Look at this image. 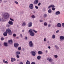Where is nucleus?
I'll return each mask as SVG.
<instances>
[{
	"mask_svg": "<svg viewBox=\"0 0 64 64\" xmlns=\"http://www.w3.org/2000/svg\"><path fill=\"white\" fill-rule=\"evenodd\" d=\"M55 14L56 15H60V12L59 11H57L56 12Z\"/></svg>",
	"mask_w": 64,
	"mask_h": 64,
	"instance_id": "14",
	"label": "nucleus"
},
{
	"mask_svg": "<svg viewBox=\"0 0 64 64\" xmlns=\"http://www.w3.org/2000/svg\"><path fill=\"white\" fill-rule=\"evenodd\" d=\"M22 26H26V23L25 22H23L22 24Z\"/></svg>",
	"mask_w": 64,
	"mask_h": 64,
	"instance_id": "22",
	"label": "nucleus"
},
{
	"mask_svg": "<svg viewBox=\"0 0 64 64\" xmlns=\"http://www.w3.org/2000/svg\"><path fill=\"white\" fill-rule=\"evenodd\" d=\"M26 64H30V62L29 61V60H27L26 62Z\"/></svg>",
	"mask_w": 64,
	"mask_h": 64,
	"instance_id": "27",
	"label": "nucleus"
},
{
	"mask_svg": "<svg viewBox=\"0 0 64 64\" xmlns=\"http://www.w3.org/2000/svg\"><path fill=\"white\" fill-rule=\"evenodd\" d=\"M2 2V0H0V3H1Z\"/></svg>",
	"mask_w": 64,
	"mask_h": 64,
	"instance_id": "56",
	"label": "nucleus"
},
{
	"mask_svg": "<svg viewBox=\"0 0 64 64\" xmlns=\"http://www.w3.org/2000/svg\"><path fill=\"white\" fill-rule=\"evenodd\" d=\"M8 43L9 44H12V43H13V41L12 40H9L8 41Z\"/></svg>",
	"mask_w": 64,
	"mask_h": 64,
	"instance_id": "15",
	"label": "nucleus"
},
{
	"mask_svg": "<svg viewBox=\"0 0 64 64\" xmlns=\"http://www.w3.org/2000/svg\"><path fill=\"white\" fill-rule=\"evenodd\" d=\"M20 35L21 37V38H22V37H23V36H22V34H20Z\"/></svg>",
	"mask_w": 64,
	"mask_h": 64,
	"instance_id": "48",
	"label": "nucleus"
},
{
	"mask_svg": "<svg viewBox=\"0 0 64 64\" xmlns=\"http://www.w3.org/2000/svg\"><path fill=\"white\" fill-rule=\"evenodd\" d=\"M48 44H49V42H48Z\"/></svg>",
	"mask_w": 64,
	"mask_h": 64,
	"instance_id": "59",
	"label": "nucleus"
},
{
	"mask_svg": "<svg viewBox=\"0 0 64 64\" xmlns=\"http://www.w3.org/2000/svg\"><path fill=\"white\" fill-rule=\"evenodd\" d=\"M19 64H23V62H21L19 63Z\"/></svg>",
	"mask_w": 64,
	"mask_h": 64,
	"instance_id": "43",
	"label": "nucleus"
},
{
	"mask_svg": "<svg viewBox=\"0 0 64 64\" xmlns=\"http://www.w3.org/2000/svg\"><path fill=\"white\" fill-rule=\"evenodd\" d=\"M14 46L15 47H16V48H17V47H18V46H19V44L17 43H15L14 44Z\"/></svg>",
	"mask_w": 64,
	"mask_h": 64,
	"instance_id": "13",
	"label": "nucleus"
},
{
	"mask_svg": "<svg viewBox=\"0 0 64 64\" xmlns=\"http://www.w3.org/2000/svg\"><path fill=\"white\" fill-rule=\"evenodd\" d=\"M60 40H64V36H60Z\"/></svg>",
	"mask_w": 64,
	"mask_h": 64,
	"instance_id": "16",
	"label": "nucleus"
},
{
	"mask_svg": "<svg viewBox=\"0 0 64 64\" xmlns=\"http://www.w3.org/2000/svg\"><path fill=\"white\" fill-rule=\"evenodd\" d=\"M1 21V19L0 18V21Z\"/></svg>",
	"mask_w": 64,
	"mask_h": 64,
	"instance_id": "58",
	"label": "nucleus"
},
{
	"mask_svg": "<svg viewBox=\"0 0 64 64\" xmlns=\"http://www.w3.org/2000/svg\"><path fill=\"white\" fill-rule=\"evenodd\" d=\"M32 64H36L34 62H32Z\"/></svg>",
	"mask_w": 64,
	"mask_h": 64,
	"instance_id": "52",
	"label": "nucleus"
},
{
	"mask_svg": "<svg viewBox=\"0 0 64 64\" xmlns=\"http://www.w3.org/2000/svg\"><path fill=\"white\" fill-rule=\"evenodd\" d=\"M22 50L23 51H24V50H25V49H24V48H23Z\"/></svg>",
	"mask_w": 64,
	"mask_h": 64,
	"instance_id": "57",
	"label": "nucleus"
},
{
	"mask_svg": "<svg viewBox=\"0 0 64 64\" xmlns=\"http://www.w3.org/2000/svg\"><path fill=\"white\" fill-rule=\"evenodd\" d=\"M44 26H47V25H48V24L46 22H45L44 23Z\"/></svg>",
	"mask_w": 64,
	"mask_h": 64,
	"instance_id": "28",
	"label": "nucleus"
},
{
	"mask_svg": "<svg viewBox=\"0 0 64 64\" xmlns=\"http://www.w3.org/2000/svg\"><path fill=\"white\" fill-rule=\"evenodd\" d=\"M14 3H16V4H18V2L15 1L14 2Z\"/></svg>",
	"mask_w": 64,
	"mask_h": 64,
	"instance_id": "38",
	"label": "nucleus"
},
{
	"mask_svg": "<svg viewBox=\"0 0 64 64\" xmlns=\"http://www.w3.org/2000/svg\"><path fill=\"white\" fill-rule=\"evenodd\" d=\"M47 17V14H44V17L45 18Z\"/></svg>",
	"mask_w": 64,
	"mask_h": 64,
	"instance_id": "33",
	"label": "nucleus"
},
{
	"mask_svg": "<svg viewBox=\"0 0 64 64\" xmlns=\"http://www.w3.org/2000/svg\"><path fill=\"white\" fill-rule=\"evenodd\" d=\"M30 54L33 56H35L36 55V53L34 51H32L30 52Z\"/></svg>",
	"mask_w": 64,
	"mask_h": 64,
	"instance_id": "5",
	"label": "nucleus"
},
{
	"mask_svg": "<svg viewBox=\"0 0 64 64\" xmlns=\"http://www.w3.org/2000/svg\"><path fill=\"white\" fill-rule=\"evenodd\" d=\"M51 26V24H48V27H50Z\"/></svg>",
	"mask_w": 64,
	"mask_h": 64,
	"instance_id": "40",
	"label": "nucleus"
},
{
	"mask_svg": "<svg viewBox=\"0 0 64 64\" xmlns=\"http://www.w3.org/2000/svg\"><path fill=\"white\" fill-rule=\"evenodd\" d=\"M38 54L40 55L41 54H42L43 53L41 51H40L38 52Z\"/></svg>",
	"mask_w": 64,
	"mask_h": 64,
	"instance_id": "21",
	"label": "nucleus"
},
{
	"mask_svg": "<svg viewBox=\"0 0 64 64\" xmlns=\"http://www.w3.org/2000/svg\"><path fill=\"white\" fill-rule=\"evenodd\" d=\"M35 7L36 8V9H38V7L37 6H35Z\"/></svg>",
	"mask_w": 64,
	"mask_h": 64,
	"instance_id": "47",
	"label": "nucleus"
},
{
	"mask_svg": "<svg viewBox=\"0 0 64 64\" xmlns=\"http://www.w3.org/2000/svg\"><path fill=\"white\" fill-rule=\"evenodd\" d=\"M31 17L32 18H33V19H34V18H35V16L34 15H32V16H31Z\"/></svg>",
	"mask_w": 64,
	"mask_h": 64,
	"instance_id": "31",
	"label": "nucleus"
},
{
	"mask_svg": "<svg viewBox=\"0 0 64 64\" xmlns=\"http://www.w3.org/2000/svg\"><path fill=\"white\" fill-rule=\"evenodd\" d=\"M40 22H43V21L42 20H40Z\"/></svg>",
	"mask_w": 64,
	"mask_h": 64,
	"instance_id": "45",
	"label": "nucleus"
},
{
	"mask_svg": "<svg viewBox=\"0 0 64 64\" xmlns=\"http://www.w3.org/2000/svg\"><path fill=\"white\" fill-rule=\"evenodd\" d=\"M59 32V30H58L56 32V33H58V32Z\"/></svg>",
	"mask_w": 64,
	"mask_h": 64,
	"instance_id": "51",
	"label": "nucleus"
},
{
	"mask_svg": "<svg viewBox=\"0 0 64 64\" xmlns=\"http://www.w3.org/2000/svg\"><path fill=\"white\" fill-rule=\"evenodd\" d=\"M54 47L56 48V49H59V48L58 47L57 45H55L54 46Z\"/></svg>",
	"mask_w": 64,
	"mask_h": 64,
	"instance_id": "26",
	"label": "nucleus"
},
{
	"mask_svg": "<svg viewBox=\"0 0 64 64\" xmlns=\"http://www.w3.org/2000/svg\"><path fill=\"white\" fill-rule=\"evenodd\" d=\"M48 12L49 13H52V10L51 9H50L48 10Z\"/></svg>",
	"mask_w": 64,
	"mask_h": 64,
	"instance_id": "29",
	"label": "nucleus"
},
{
	"mask_svg": "<svg viewBox=\"0 0 64 64\" xmlns=\"http://www.w3.org/2000/svg\"><path fill=\"white\" fill-rule=\"evenodd\" d=\"M44 42H46V38H44Z\"/></svg>",
	"mask_w": 64,
	"mask_h": 64,
	"instance_id": "41",
	"label": "nucleus"
},
{
	"mask_svg": "<svg viewBox=\"0 0 64 64\" xmlns=\"http://www.w3.org/2000/svg\"><path fill=\"white\" fill-rule=\"evenodd\" d=\"M36 12H35V11H34V13H35Z\"/></svg>",
	"mask_w": 64,
	"mask_h": 64,
	"instance_id": "55",
	"label": "nucleus"
},
{
	"mask_svg": "<svg viewBox=\"0 0 64 64\" xmlns=\"http://www.w3.org/2000/svg\"><path fill=\"white\" fill-rule=\"evenodd\" d=\"M18 61V60H17V61Z\"/></svg>",
	"mask_w": 64,
	"mask_h": 64,
	"instance_id": "60",
	"label": "nucleus"
},
{
	"mask_svg": "<svg viewBox=\"0 0 64 64\" xmlns=\"http://www.w3.org/2000/svg\"><path fill=\"white\" fill-rule=\"evenodd\" d=\"M10 19L11 21H14V20L11 18H10Z\"/></svg>",
	"mask_w": 64,
	"mask_h": 64,
	"instance_id": "44",
	"label": "nucleus"
},
{
	"mask_svg": "<svg viewBox=\"0 0 64 64\" xmlns=\"http://www.w3.org/2000/svg\"><path fill=\"white\" fill-rule=\"evenodd\" d=\"M38 3V0H36L34 2V3L35 4H37Z\"/></svg>",
	"mask_w": 64,
	"mask_h": 64,
	"instance_id": "20",
	"label": "nucleus"
},
{
	"mask_svg": "<svg viewBox=\"0 0 64 64\" xmlns=\"http://www.w3.org/2000/svg\"><path fill=\"white\" fill-rule=\"evenodd\" d=\"M16 57L18 58H20V56L18 55H16Z\"/></svg>",
	"mask_w": 64,
	"mask_h": 64,
	"instance_id": "37",
	"label": "nucleus"
},
{
	"mask_svg": "<svg viewBox=\"0 0 64 64\" xmlns=\"http://www.w3.org/2000/svg\"><path fill=\"white\" fill-rule=\"evenodd\" d=\"M52 10L53 11H54V10H55V8H54V7L53 8H52Z\"/></svg>",
	"mask_w": 64,
	"mask_h": 64,
	"instance_id": "32",
	"label": "nucleus"
},
{
	"mask_svg": "<svg viewBox=\"0 0 64 64\" xmlns=\"http://www.w3.org/2000/svg\"><path fill=\"white\" fill-rule=\"evenodd\" d=\"M11 62H14V61H15L16 60V59L15 58H10Z\"/></svg>",
	"mask_w": 64,
	"mask_h": 64,
	"instance_id": "8",
	"label": "nucleus"
},
{
	"mask_svg": "<svg viewBox=\"0 0 64 64\" xmlns=\"http://www.w3.org/2000/svg\"><path fill=\"white\" fill-rule=\"evenodd\" d=\"M6 32L7 33H8V34L9 35H12V33L11 32V30L9 28L8 29L6 30Z\"/></svg>",
	"mask_w": 64,
	"mask_h": 64,
	"instance_id": "3",
	"label": "nucleus"
},
{
	"mask_svg": "<svg viewBox=\"0 0 64 64\" xmlns=\"http://www.w3.org/2000/svg\"><path fill=\"white\" fill-rule=\"evenodd\" d=\"M50 62H52L53 61V60L52 58H50L49 59V58L47 59Z\"/></svg>",
	"mask_w": 64,
	"mask_h": 64,
	"instance_id": "10",
	"label": "nucleus"
},
{
	"mask_svg": "<svg viewBox=\"0 0 64 64\" xmlns=\"http://www.w3.org/2000/svg\"><path fill=\"white\" fill-rule=\"evenodd\" d=\"M28 39V38H27V36H26L25 37V39H26V40H27Z\"/></svg>",
	"mask_w": 64,
	"mask_h": 64,
	"instance_id": "50",
	"label": "nucleus"
},
{
	"mask_svg": "<svg viewBox=\"0 0 64 64\" xmlns=\"http://www.w3.org/2000/svg\"><path fill=\"white\" fill-rule=\"evenodd\" d=\"M62 26L64 28V23H63L62 24Z\"/></svg>",
	"mask_w": 64,
	"mask_h": 64,
	"instance_id": "42",
	"label": "nucleus"
},
{
	"mask_svg": "<svg viewBox=\"0 0 64 64\" xmlns=\"http://www.w3.org/2000/svg\"><path fill=\"white\" fill-rule=\"evenodd\" d=\"M32 31H33L34 33H37L38 32L37 31L35 30H34L33 29L32 30Z\"/></svg>",
	"mask_w": 64,
	"mask_h": 64,
	"instance_id": "30",
	"label": "nucleus"
},
{
	"mask_svg": "<svg viewBox=\"0 0 64 64\" xmlns=\"http://www.w3.org/2000/svg\"><path fill=\"white\" fill-rule=\"evenodd\" d=\"M20 54V52L17 51L16 52V55H18Z\"/></svg>",
	"mask_w": 64,
	"mask_h": 64,
	"instance_id": "24",
	"label": "nucleus"
},
{
	"mask_svg": "<svg viewBox=\"0 0 64 64\" xmlns=\"http://www.w3.org/2000/svg\"><path fill=\"white\" fill-rule=\"evenodd\" d=\"M52 39H55V34H53L52 36Z\"/></svg>",
	"mask_w": 64,
	"mask_h": 64,
	"instance_id": "23",
	"label": "nucleus"
},
{
	"mask_svg": "<svg viewBox=\"0 0 64 64\" xmlns=\"http://www.w3.org/2000/svg\"><path fill=\"white\" fill-rule=\"evenodd\" d=\"M3 62L4 63H6V64H8V62L7 61H5L4 59L3 60Z\"/></svg>",
	"mask_w": 64,
	"mask_h": 64,
	"instance_id": "19",
	"label": "nucleus"
},
{
	"mask_svg": "<svg viewBox=\"0 0 64 64\" xmlns=\"http://www.w3.org/2000/svg\"><path fill=\"white\" fill-rule=\"evenodd\" d=\"M8 24L10 25H13V22L11 21H10L8 22Z\"/></svg>",
	"mask_w": 64,
	"mask_h": 64,
	"instance_id": "18",
	"label": "nucleus"
},
{
	"mask_svg": "<svg viewBox=\"0 0 64 64\" xmlns=\"http://www.w3.org/2000/svg\"><path fill=\"white\" fill-rule=\"evenodd\" d=\"M48 49H50L51 48V47L50 46H48Z\"/></svg>",
	"mask_w": 64,
	"mask_h": 64,
	"instance_id": "53",
	"label": "nucleus"
},
{
	"mask_svg": "<svg viewBox=\"0 0 64 64\" xmlns=\"http://www.w3.org/2000/svg\"><path fill=\"white\" fill-rule=\"evenodd\" d=\"M37 59L38 60H40L41 59V56H38L37 57Z\"/></svg>",
	"mask_w": 64,
	"mask_h": 64,
	"instance_id": "25",
	"label": "nucleus"
},
{
	"mask_svg": "<svg viewBox=\"0 0 64 64\" xmlns=\"http://www.w3.org/2000/svg\"><path fill=\"white\" fill-rule=\"evenodd\" d=\"M45 52L46 54H47V53H48V50H46L45 51Z\"/></svg>",
	"mask_w": 64,
	"mask_h": 64,
	"instance_id": "46",
	"label": "nucleus"
},
{
	"mask_svg": "<svg viewBox=\"0 0 64 64\" xmlns=\"http://www.w3.org/2000/svg\"><path fill=\"white\" fill-rule=\"evenodd\" d=\"M32 24H33L32 22H30L28 24V26L29 27H32Z\"/></svg>",
	"mask_w": 64,
	"mask_h": 64,
	"instance_id": "6",
	"label": "nucleus"
},
{
	"mask_svg": "<svg viewBox=\"0 0 64 64\" xmlns=\"http://www.w3.org/2000/svg\"><path fill=\"white\" fill-rule=\"evenodd\" d=\"M29 46L30 47H32L33 46V44L32 43V41H30L29 42Z\"/></svg>",
	"mask_w": 64,
	"mask_h": 64,
	"instance_id": "4",
	"label": "nucleus"
},
{
	"mask_svg": "<svg viewBox=\"0 0 64 64\" xmlns=\"http://www.w3.org/2000/svg\"><path fill=\"white\" fill-rule=\"evenodd\" d=\"M28 32H29L30 33V35L32 36H34V35H35V34L33 32H32V30L30 29L28 30Z\"/></svg>",
	"mask_w": 64,
	"mask_h": 64,
	"instance_id": "2",
	"label": "nucleus"
},
{
	"mask_svg": "<svg viewBox=\"0 0 64 64\" xmlns=\"http://www.w3.org/2000/svg\"><path fill=\"white\" fill-rule=\"evenodd\" d=\"M41 5V3L40 2L38 4V6H40Z\"/></svg>",
	"mask_w": 64,
	"mask_h": 64,
	"instance_id": "49",
	"label": "nucleus"
},
{
	"mask_svg": "<svg viewBox=\"0 0 64 64\" xmlns=\"http://www.w3.org/2000/svg\"><path fill=\"white\" fill-rule=\"evenodd\" d=\"M9 14L8 13L6 12L4 14L3 17L4 19H7L9 17Z\"/></svg>",
	"mask_w": 64,
	"mask_h": 64,
	"instance_id": "1",
	"label": "nucleus"
},
{
	"mask_svg": "<svg viewBox=\"0 0 64 64\" xmlns=\"http://www.w3.org/2000/svg\"><path fill=\"white\" fill-rule=\"evenodd\" d=\"M4 36H7V33L6 32H5L3 34Z\"/></svg>",
	"mask_w": 64,
	"mask_h": 64,
	"instance_id": "17",
	"label": "nucleus"
},
{
	"mask_svg": "<svg viewBox=\"0 0 64 64\" xmlns=\"http://www.w3.org/2000/svg\"><path fill=\"white\" fill-rule=\"evenodd\" d=\"M55 58H57V57H58V56L57 55H55L54 56Z\"/></svg>",
	"mask_w": 64,
	"mask_h": 64,
	"instance_id": "35",
	"label": "nucleus"
},
{
	"mask_svg": "<svg viewBox=\"0 0 64 64\" xmlns=\"http://www.w3.org/2000/svg\"><path fill=\"white\" fill-rule=\"evenodd\" d=\"M56 26L58 27H61V24L60 23H58L56 25Z\"/></svg>",
	"mask_w": 64,
	"mask_h": 64,
	"instance_id": "12",
	"label": "nucleus"
},
{
	"mask_svg": "<svg viewBox=\"0 0 64 64\" xmlns=\"http://www.w3.org/2000/svg\"><path fill=\"white\" fill-rule=\"evenodd\" d=\"M29 7L30 8V9H32L34 7H33V5L32 4H30L29 5Z\"/></svg>",
	"mask_w": 64,
	"mask_h": 64,
	"instance_id": "7",
	"label": "nucleus"
},
{
	"mask_svg": "<svg viewBox=\"0 0 64 64\" xmlns=\"http://www.w3.org/2000/svg\"><path fill=\"white\" fill-rule=\"evenodd\" d=\"M18 50H21V47H19L18 48Z\"/></svg>",
	"mask_w": 64,
	"mask_h": 64,
	"instance_id": "36",
	"label": "nucleus"
},
{
	"mask_svg": "<svg viewBox=\"0 0 64 64\" xmlns=\"http://www.w3.org/2000/svg\"><path fill=\"white\" fill-rule=\"evenodd\" d=\"M24 32V30H22V32Z\"/></svg>",
	"mask_w": 64,
	"mask_h": 64,
	"instance_id": "54",
	"label": "nucleus"
},
{
	"mask_svg": "<svg viewBox=\"0 0 64 64\" xmlns=\"http://www.w3.org/2000/svg\"><path fill=\"white\" fill-rule=\"evenodd\" d=\"M0 39L2 41H3V40H4V38L2 37Z\"/></svg>",
	"mask_w": 64,
	"mask_h": 64,
	"instance_id": "34",
	"label": "nucleus"
},
{
	"mask_svg": "<svg viewBox=\"0 0 64 64\" xmlns=\"http://www.w3.org/2000/svg\"><path fill=\"white\" fill-rule=\"evenodd\" d=\"M4 46H6V47H7V46H8V42H4Z\"/></svg>",
	"mask_w": 64,
	"mask_h": 64,
	"instance_id": "11",
	"label": "nucleus"
},
{
	"mask_svg": "<svg viewBox=\"0 0 64 64\" xmlns=\"http://www.w3.org/2000/svg\"><path fill=\"white\" fill-rule=\"evenodd\" d=\"M51 7H52V8L55 7V6L53 5V4H51L48 6V9H50L51 8Z\"/></svg>",
	"mask_w": 64,
	"mask_h": 64,
	"instance_id": "9",
	"label": "nucleus"
},
{
	"mask_svg": "<svg viewBox=\"0 0 64 64\" xmlns=\"http://www.w3.org/2000/svg\"><path fill=\"white\" fill-rule=\"evenodd\" d=\"M13 36H14V37H16V34H14L13 35Z\"/></svg>",
	"mask_w": 64,
	"mask_h": 64,
	"instance_id": "39",
	"label": "nucleus"
}]
</instances>
